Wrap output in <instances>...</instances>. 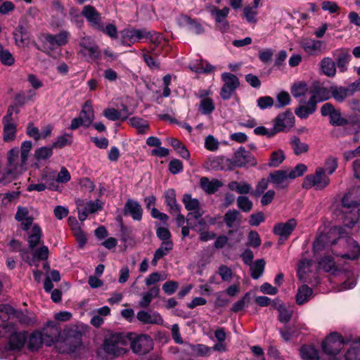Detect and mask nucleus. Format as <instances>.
<instances>
[{
	"label": "nucleus",
	"instance_id": "nucleus-34",
	"mask_svg": "<svg viewBox=\"0 0 360 360\" xmlns=\"http://www.w3.org/2000/svg\"><path fill=\"white\" fill-rule=\"evenodd\" d=\"M160 293V288L158 286H153L150 288L148 292L142 294L141 299L139 302L140 307H148L153 298L158 297Z\"/></svg>",
	"mask_w": 360,
	"mask_h": 360
},
{
	"label": "nucleus",
	"instance_id": "nucleus-64",
	"mask_svg": "<svg viewBox=\"0 0 360 360\" xmlns=\"http://www.w3.org/2000/svg\"><path fill=\"white\" fill-rule=\"evenodd\" d=\"M307 170V167L304 164H298L295 168L290 171H288V173L290 176V179H294L297 177L302 176L304 172Z\"/></svg>",
	"mask_w": 360,
	"mask_h": 360
},
{
	"label": "nucleus",
	"instance_id": "nucleus-16",
	"mask_svg": "<svg viewBox=\"0 0 360 360\" xmlns=\"http://www.w3.org/2000/svg\"><path fill=\"white\" fill-rule=\"evenodd\" d=\"M22 229L26 232L27 243L30 249H34L41 242L42 231L40 226L34 222L27 225V222L23 224Z\"/></svg>",
	"mask_w": 360,
	"mask_h": 360
},
{
	"label": "nucleus",
	"instance_id": "nucleus-44",
	"mask_svg": "<svg viewBox=\"0 0 360 360\" xmlns=\"http://www.w3.org/2000/svg\"><path fill=\"white\" fill-rule=\"evenodd\" d=\"M215 109L214 101L212 98L208 97L202 98L199 103V111L202 115H210Z\"/></svg>",
	"mask_w": 360,
	"mask_h": 360
},
{
	"label": "nucleus",
	"instance_id": "nucleus-47",
	"mask_svg": "<svg viewBox=\"0 0 360 360\" xmlns=\"http://www.w3.org/2000/svg\"><path fill=\"white\" fill-rule=\"evenodd\" d=\"M251 270V276L254 279H258L263 274L265 266L264 259H257L253 264L250 265Z\"/></svg>",
	"mask_w": 360,
	"mask_h": 360
},
{
	"label": "nucleus",
	"instance_id": "nucleus-15",
	"mask_svg": "<svg viewBox=\"0 0 360 360\" xmlns=\"http://www.w3.org/2000/svg\"><path fill=\"white\" fill-rule=\"evenodd\" d=\"M321 113L324 117H329L330 124L333 126L340 127L348 124V120L342 116L340 111L335 109L330 103H326L322 105Z\"/></svg>",
	"mask_w": 360,
	"mask_h": 360
},
{
	"label": "nucleus",
	"instance_id": "nucleus-56",
	"mask_svg": "<svg viewBox=\"0 0 360 360\" xmlns=\"http://www.w3.org/2000/svg\"><path fill=\"white\" fill-rule=\"evenodd\" d=\"M0 60L1 62L5 65L11 66L14 62L15 59L11 52L8 49H4L3 46L0 44Z\"/></svg>",
	"mask_w": 360,
	"mask_h": 360
},
{
	"label": "nucleus",
	"instance_id": "nucleus-52",
	"mask_svg": "<svg viewBox=\"0 0 360 360\" xmlns=\"http://www.w3.org/2000/svg\"><path fill=\"white\" fill-rule=\"evenodd\" d=\"M309 91L307 84L304 82L295 83L291 88V94L295 98L304 96Z\"/></svg>",
	"mask_w": 360,
	"mask_h": 360
},
{
	"label": "nucleus",
	"instance_id": "nucleus-32",
	"mask_svg": "<svg viewBox=\"0 0 360 360\" xmlns=\"http://www.w3.org/2000/svg\"><path fill=\"white\" fill-rule=\"evenodd\" d=\"M79 117L82 119L84 126L89 127L94 119V112L91 101H87L83 105Z\"/></svg>",
	"mask_w": 360,
	"mask_h": 360
},
{
	"label": "nucleus",
	"instance_id": "nucleus-54",
	"mask_svg": "<svg viewBox=\"0 0 360 360\" xmlns=\"http://www.w3.org/2000/svg\"><path fill=\"white\" fill-rule=\"evenodd\" d=\"M53 154V149L51 147H41L37 149L34 152V158L38 161L46 160L49 159Z\"/></svg>",
	"mask_w": 360,
	"mask_h": 360
},
{
	"label": "nucleus",
	"instance_id": "nucleus-55",
	"mask_svg": "<svg viewBox=\"0 0 360 360\" xmlns=\"http://www.w3.org/2000/svg\"><path fill=\"white\" fill-rule=\"evenodd\" d=\"M237 205L242 211L248 212L252 210L253 204L247 196L240 195L237 198Z\"/></svg>",
	"mask_w": 360,
	"mask_h": 360
},
{
	"label": "nucleus",
	"instance_id": "nucleus-17",
	"mask_svg": "<svg viewBox=\"0 0 360 360\" xmlns=\"http://www.w3.org/2000/svg\"><path fill=\"white\" fill-rule=\"evenodd\" d=\"M233 163L239 167H252L257 165V160L250 153L240 147L234 153Z\"/></svg>",
	"mask_w": 360,
	"mask_h": 360
},
{
	"label": "nucleus",
	"instance_id": "nucleus-13",
	"mask_svg": "<svg viewBox=\"0 0 360 360\" xmlns=\"http://www.w3.org/2000/svg\"><path fill=\"white\" fill-rule=\"evenodd\" d=\"M79 53L87 60H96L101 57V51L98 46L91 37H84L79 43Z\"/></svg>",
	"mask_w": 360,
	"mask_h": 360
},
{
	"label": "nucleus",
	"instance_id": "nucleus-6",
	"mask_svg": "<svg viewBox=\"0 0 360 360\" xmlns=\"http://www.w3.org/2000/svg\"><path fill=\"white\" fill-rule=\"evenodd\" d=\"M0 335L7 339L6 349L8 351L19 352L25 346L27 339V332L18 330L12 323H4L0 326Z\"/></svg>",
	"mask_w": 360,
	"mask_h": 360
},
{
	"label": "nucleus",
	"instance_id": "nucleus-19",
	"mask_svg": "<svg viewBox=\"0 0 360 360\" xmlns=\"http://www.w3.org/2000/svg\"><path fill=\"white\" fill-rule=\"evenodd\" d=\"M82 14L94 28L103 30L101 15L94 7L90 5L85 6Z\"/></svg>",
	"mask_w": 360,
	"mask_h": 360
},
{
	"label": "nucleus",
	"instance_id": "nucleus-35",
	"mask_svg": "<svg viewBox=\"0 0 360 360\" xmlns=\"http://www.w3.org/2000/svg\"><path fill=\"white\" fill-rule=\"evenodd\" d=\"M14 318L17 319L21 324L25 326H34L37 323L35 316L28 311H22L15 310Z\"/></svg>",
	"mask_w": 360,
	"mask_h": 360
},
{
	"label": "nucleus",
	"instance_id": "nucleus-1",
	"mask_svg": "<svg viewBox=\"0 0 360 360\" xmlns=\"http://www.w3.org/2000/svg\"><path fill=\"white\" fill-rule=\"evenodd\" d=\"M130 336L127 333H114L106 335L96 352V360H113L128 352Z\"/></svg>",
	"mask_w": 360,
	"mask_h": 360
},
{
	"label": "nucleus",
	"instance_id": "nucleus-23",
	"mask_svg": "<svg viewBox=\"0 0 360 360\" xmlns=\"http://www.w3.org/2000/svg\"><path fill=\"white\" fill-rule=\"evenodd\" d=\"M297 226L295 219H290L285 223H279L274 226V233L282 239H286L292 233Z\"/></svg>",
	"mask_w": 360,
	"mask_h": 360
},
{
	"label": "nucleus",
	"instance_id": "nucleus-3",
	"mask_svg": "<svg viewBox=\"0 0 360 360\" xmlns=\"http://www.w3.org/2000/svg\"><path fill=\"white\" fill-rule=\"evenodd\" d=\"M82 337L79 327L73 326L64 330L63 337L59 335L53 345L59 353L74 355L82 347Z\"/></svg>",
	"mask_w": 360,
	"mask_h": 360
},
{
	"label": "nucleus",
	"instance_id": "nucleus-42",
	"mask_svg": "<svg viewBox=\"0 0 360 360\" xmlns=\"http://www.w3.org/2000/svg\"><path fill=\"white\" fill-rule=\"evenodd\" d=\"M300 355L303 360H318L319 352L312 346L304 345L300 349Z\"/></svg>",
	"mask_w": 360,
	"mask_h": 360
},
{
	"label": "nucleus",
	"instance_id": "nucleus-25",
	"mask_svg": "<svg viewBox=\"0 0 360 360\" xmlns=\"http://www.w3.org/2000/svg\"><path fill=\"white\" fill-rule=\"evenodd\" d=\"M269 177L276 188H285L289 184L290 176L288 170H277L271 173Z\"/></svg>",
	"mask_w": 360,
	"mask_h": 360
},
{
	"label": "nucleus",
	"instance_id": "nucleus-45",
	"mask_svg": "<svg viewBox=\"0 0 360 360\" xmlns=\"http://www.w3.org/2000/svg\"><path fill=\"white\" fill-rule=\"evenodd\" d=\"M337 65L341 72H345L347 69V65L350 60L351 56L347 50L338 51Z\"/></svg>",
	"mask_w": 360,
	"mask_h": 360
},
{
	"label": "nucleus",
	"instance_id": "nucleus-58",
	"mask_svg": "<svg viewBox=\"0 0 360 360\" xmlns=\"http://www.w3.org/2000/svg\"><path fill=\"white\" fill-rule=\"evenodd\" d=\"M48 257L49 248L44 245L34 251L33 258L30 261L26 260V262H27L31 265L34 262L35 258L39 260H46L47 259Z\"/></svg>",
	"mask_w": 360,
	"mask_h": 360
},
{
	"label": "nucleus",
	"instance_id": "nucleus-41",
	"mask_svg": "<svg viewBox=\"0 0 360 360\" xmlns=\"http://www.w3.org/2000/svg\"><path fill=\"white\" fill-rule=\"evenodd\" d=\"M15 218L17 221L21 222V228L27 222V225H30L33 222V217L29 215L28 209L24 207H18Z\"/></svg>",
	"mask_w": 360,
	"mask_h": 360
},
{
	"label": "nucleus",
	"instance_id": "nucleus-57",
	"mask_svg": "<svg viewBox=\"0 0 360 360\" xmlns=\"http://www.w3.org/2000/svg\"><path fill=\"white\" fill-rule=\"evenodd\" d=\"M285 159L284 153L281 150L274 151L270 157L269 165L278 167Z\"/></svg>",
	"mask_w": 360,
	"mask_h": 360
},
{
	"label": "nucleus",
	"instance_id": "nucleus-24",
	"mask_svg": "<svg viewBox=\"0 0 360 360\" xmlns=\"http://www.w3.org/2000/svg\"><path fill=\"white\" fill-rule=\"evenodd\" d=\"M70 33L63 30L57 34H46L45 36V41L51 49H53L58 46H62L68 43Z\"/></svg>",
	"mask_w": 360,
	"mask_h": 360
},
{
	"label": "nucleus",
	"instance_id": "nucleus-5",
	"mask_svg": "<svg viewBox=\"0 0 360 360\" xmlns=\"http://www.w3.org/2000/svg\"><path fill=\"white\" fill-rule=\"evenodd\" d=\"M120 35L121 43L124 46H130L131 44L136 43L143 39L158 45L162 39L160 33L146 28L124 29L121 31Z\"/></svg>",
	"mask_w": 360,
	"mask_h": 360
},
{
	"label": "nucleus",
	"instance_id": "nucleus-21",
	"mask_svg": "<svg viewBox=\"0 0 360 360\" xmlns=\"http://www.w3.org/2000/svg\"><path fill=\"white\" fill-rule=\"evenodd\" d=\"M13 110L8 109V115L4 118V136L5 142H11L16 137V125L11 122Z\"/></svg>",
	"mask_w": 360,
	"mask_h": 360
},
{
	"label": "nucleus",
	"instance_id": "nucleus-37",
	"mask_svg": "<svg viewBox=\"0 0 360 360\" xmlns=\"http://www.w3.org/2000/svg\"><path fill=\"white\" fill-rule=\"evenodd\" d=\"M334 360H360V341L353 342L344 356Z\"/></svg>",
	"mask_w": 360,
	"mask_h": 360
},
{
	"label": "nucleus",
	"instance_id": "nucleus-62",
	"mask_svg": "<svg viewBox=\"0 0 360 360\" xmlns=\"http://www.w3.org/2000/svg\"><path fill=\"white\" fill-rule=\"evenodd\" d=\"M271 182L269 180V177L267 179L263 178L257 184L255 191L252 193V194L255 197L260 196L265 190L267 189L269 186V183Z\"/></svg>",
	"mask_w": 360,
	"mask_h": 360
},
{
	"label": "nucleus",
	"instance_id": "nucleus-53",
	"mask_svg": "<svg viewBox=\"0 0 360 360\" xmlns=\"http://www.w3.org/2000/svg\"><path fill=\"white\" fill-rule=\"evenodd\" d=\"M15 310L8 304L0 305V320L6 321L14 319Z\"/></svg>",
	"mask_w": 360,
	"mask_h": 360
},
{
	"label": "nucleus",
	"instance_id": "nucleus-31",
	"mask_svg": "<svg viewBox=\"0 0 360 360\" xmlns=\"http://www.w3.org/2000/svg\"><path fill=\"white\" fill-rule=\"evenodd\" d=\"M191 70L197 73H210L214 70L215 68L202 60H196L189 64Z\"/></svg>",
	"mask_w": 360,
	"mask_h": 360
},
{
	"label": "nucleus",
	"instance_id": "nucleus-11",
	"mask_svg": "<svg viewBox=\"0 0 360 360\" xmlns=\"http://www.w3.org/2000/svg\"><path fill=\"white\" fill-rule=\"evenodd\" d=\"M7 168L6 174L16 177L25 170V165L22 164L20 158L19 159L18 148H13L7 153Z\"/></svg>",
	"mask_w": 360,
	"mask_h": 360
},
{
	"label": "nucleus",
	"instance_id": "nucleus-60",
	"mask_svg": "<svg viewBox=\"0 0 360 360\" xmlns=\"http://www.w3.org/2000/svg\"><path fill=\"white\" fill-rule=\"evenodd\" d=\"M290 94L286 91L280 92L276 96V102L275 107L276 108H281L285 105H288L290 103Z\"/></svg>",
	"mask_w": 360,
	"mask_h": 360
},
{
	"label": "nucleus",
	"instance_id": "nucleus-28",
	"mask_svg": "<svg viewBox=\"0 0 360 360\" xmlns=\"http://www.w3.org/2000/svg\"><path fill=\"white\" fill-rule=\"evenodd\" d=\"M124 212L128 213L134 220L139 221L142 218L143 209L136 200L129 199L125 204Z\"/></svg>",
	"mask_w": 360,
	"mask_h": 360
},
{
	"label": "nucleus",
	"instance_id": "nucleus-10",
	"mask_svg": "<svg viewBox=\"0 0 360 360\" xmlns=\"http://www.w3.org/2000/svg\"><path fill=\"white\" fill-rule=\"evenodd\" d=\"M343 346V338L337 333L330 334L322 343L323 350L329 356L330 360L340 358L337 357V355Z\"/></svg>",
	"mask_w": 360,
	"mask_h": 360
},
{
	"label": "nucleus",
	"instance_id": "nucleus-20",
	"mask_svg": "<svg viewBox=\"0 0 360 360\" xmlns=\"http://www.w3.org/2000/svg\"><path fill=\"white\" fill-rule=\"evenodd\" d=\"M294 121L295 117L290 111L279 114L275 120L274 126L276 133L291 128L294 124Z\"/></svg>",
	"mask_w": 360,
	"mask_h": 360
},
{
	"label": "nucleus",
	"instance_id": "nucleus-26",
	"mask_svg": "<svg viewBox=\"0 0 360 360\" xmlns=\"http://www.w3.org/2000/svg\"><path fill=\"white\" fill-rule=\"evenodd\" d=\"M343 241L345 243L346 248L348 250L349 252L337 255L340 256L343 259L352 260L357 259L360 256V247L357 242L351 238L344 239Z\"/></svg>",
	"mask_w": 360,
	"mask_h": 360
},
{
	"label": "nucleus",
	"instance_id": "nucleus-22",
	"mask_svg": "<svg viewBox=\"0 0 360 360\" xmlns=\"http://www.w3.org/2000/svg\"><path fill=\"white\" fill-rule=\"evenodd\" d=\"M178 23L181 27H187L190 31L196 34H201L205 32L203 26L198 20L186 15L179 17Z\"/></svg>",
	"mask_w": 360,
	"mask_h": 360
},
{
	"label": "nucleus",
	"instance_id": "nucleus-18",
	"mask_svg": "<svg viewBox=\"0 0 360 360\" xmlns=\"http://www.w3.org/2000/svg\"><path fill=\"white\" fill-rule=\"evenodd\" d=\"M229 11L230 9L228 7L219 9L215 6H212L210 10V13L214 19L217 27L222 32H225L229 29V22L226 18Z\"/></svg>",
	"mask_w": 360,
	"mask_h": 360
},
{
	"label": "nucleus",
	"instance_id": "nucleus-8",
	"mask_svg": "<svg viewBox=\"0 0 360 360\" xmlns=\"http://www.w3.org/2000/svg\"><path fill=\"white\" fill-rule=\"evenodd\" d=\"M330 179L326 175L323 167L316 169L314 174L307 175L302 183V188L310 189L314 188L316 190H322L328 186Z\"/></svg>",
	"mask_w": 360,
	"mask_h": 360
},
{
	"label": "nucleus",
	"instance_id": "nucleus-12",
	"mask_svg": "<svg viewBox=\"0 0 360 360\" xmlns=\"http://www.w3.org/2000/svg\"><path fill=\"white\" fill-rule=\"evenodd\" d=\"M300 47L310 56H318L326 51V44L324 41L304 37L299 41Z\"/></svg>",
	"mask_w": 360,
	"mask_h": 360
},
{
	"label": "nucleus",
	"instance_id": "nucleus-9",
	"mask_svg": "<svg viewBox=\"0 0 360 360\" xmlns=\"http://www.w3.org/2000/svg\"><path fill=\"white\" fill-rule=\"evenodd\" d=\"M127 334L130 336L129 344H130V347L134 353L139 355H143L152 350L153 342L149 335L145 334Z\"/></svg>",
	"mask_w": 360,
	"mask_h": 360
},
{
	"label": "nucleus",
	"instance_id": "nucleus-50",
	"mask_svg": "<svg viewBox=\"0 0 360 360\" xmlns=\"http://www.w3.org/2000/svg\"><path fill=\"white\" fill-rule=\"evenodd\" d=\"M239 214L236 210H230L225 214L224 220L227 227L233 228L237 225Z\"/></svg>",
	"mask_w": 360,
	"mask_h": 360
},
{
	"label": "nucleus",
	"instance_id": "nucleus-51",
	"mask_svg": "<svg viewBox=\"0 0 360 360\" xmlns=\"http://www.w3.org/2000/svg\"><path fill=\"white\" fill-rule=\"evenodd\" d=\"M183 202L185 207L188 211L199 212V201L196 198H193L191 195L186 194L183 197Z\"/></svg>",
	"mask_w": 360,
	"mask_h": 360
},
{
	"label": "nucleus",
	"instance_id": "nucleus-43",
	"mask_svg": "<svg viewBox=\"0 0 360 360\" xmlns=\"http://www.w3.org/2000/svg\"><path fill=\"white\" fill-rule=\"evenodd\" d=\"M130 124L137 129L138 133L139 134H145L149 129V124L148 122L138 117H133L129 119Z\"/></svg>",
	"mask_w": 360,
	"mask_h": 360
},
{
	"label": "nucleus",
	"instance_id": "nucleus-7",
	"mask_svg": "<svg viewBox=\"0 0 360 360\" xmlns=\"http://www.w3.org/2000/svg\"><path fill=\"white\" fill-rule=\"evenodd\" d=\"M342 205L345 208L351 209L349 213H345V222L349 228H352L358 221L359 217V210L358 207L360 205V186H356L350 190L342 200Z\"/></svg>",
	"mask_w": 360,
	"mask_h": 360
},
{
	"label": "nucleus",
	"instance_id": "nucleus-36",
	"mask_svg": "<svg viewBox=\"0 0 360 360\" xmlns=\"http://www.w3.org/2000/svg\"><path fill=\"white\" fill-rule=\"evenodd\" d=\"M188 349L191 351V354L200 356H210L212 352V349L203 344H187Z\"/></svg>",
	"mask_w": 360,
	"mask_h": 360
},
{
	"label": "nucleus",
	"instance_id": "nucleus-29",
	"mask_svg": "<svg viewBox=\"0 0 360 360\" xmlns=\"http://www.w3.org/2000/svg\"><path fill=\"white\" fill-rule=\"evenodd\" d=\"M200 187L208 194L214 193L223 186L221 181L218 179L210 180L207 177H202L200 181Z\"/></svg>",
	"mask_w": 360,
	"mask_h": 360
},
{
	"label": "nucleus",
	"instance_id": "nucleus-48",
	"mask_svg": "<svg viewBox=\"0 0 360 360\" xmlns=\"http://www.w3.org/2000/svg\"><path fill=\"white\" fill-rule=\"evenodd\" d=\"M319 269H322L326 272H334L337 270V266L332 257H324L319 262Z\"/></svg>",
	"mask_w": 360,
	"mask_h": 360
},
{
	"label": "nucleus",
	"instance_id": "nucleus-46",
	"mask_svg": "<svg viewBox=\"0 0 360 360\" xmlns=\"http://www.w3.org/2000/svg\"><path fill=\"white\" fill-rule=\"evenodd\" d=\"M291 146L295 155H299L302 153H307L309 150V146L306 143L301 141L297 136H293L290 140Z\"/></svg>",
	"mask_w": 360,
	"mask_h": 360
},
{
	"label": "nucleus",
	"instance_id": "nucleus-61",
	"mask_svg": "<svg viewBox=\"0 0 360 360\" xmlns=\"http://www.w3.org/2000/svg\"><path fill=\"white\" fill-rule=\"evenodd\" d=\"M249 301L250 293L246 292L242 298L233 304L231 310L236 313L243 310L248 305Z\"/></svg>",
	"mask_w": 360,
	"mask_h": 360
},
{
	"label": "nucleus",
	"instance_id": "nucleus-39",
	"mask_svg": "<svg viewBox=\"0 0 360 360\" xmlns=\"http://www.w3.org/2000/svg\"><path fill=\"white\" fill-rule=\"evenodd\" d=\"M321 68L323 72L328 76L333 77L336 73V66L335 62L329 57H325L321 61Z\"/></svg>",
	"mask_w": 360,
	"mask_h": 360
},
{
	"label": "nucleus",
	"instance_id": "nucleus-59",
	"mask_svg": "<svg viewBox=\"0 0 360 360\" xmlns=\"http://www.w3.org/2000/svg\"><path fill=\"white\" fill-rule=\"evenodd\" d=\"M32 147V143L30 141H25L22 143L20 147V160L22 164H27Z\"/></svg>",
	"mask_w": 360,
	"mask_h": 360
},
{
	"label": "nucleus",
	"instance_id": "nucleus-2",
	"mask_svg": "<svg viewBox=\"0 0 360 360\" xmlns=\"http://www.w3.org/2000/svg\"><path fill=\"white\" fill-rule=\"evenodd\" d=\"M60 334V328L58 323L50 322L41 330H35L27 334V346L31 352L38 351L44 345H53Z\"/></svg>",
	"mask_w": 360,
	"mask_h": 360
},
{
	"label": "nucleus",
	"instance_id": "nucleus-27",
	"mask_svg": "<svg viewBox=\"0 0 360 360\" xmlns=\"http://www.w3.org/2000/svg\"><path fill=\"white\" fill-rule=\"evenodd\" d=\"M136 317L139 321L144 324H162L163 323L162 316L156 311H140L137 313Z\"/></svg>",
	"mask_w": 360,
	"mask_h": 360
},
{
	"label": "nucleus",
	"instance_id": "nucleus-14",
	"mask_svg": "<svg viewBox=\"0 0 360 360\" xmlns=\"http://www.w3.org/2000/svg\"><path fill=\"white\" fill-rule=\"evenodd\" d=\"M221 79L224 82V84L220 91V96L223 100H228L239 86L240 82L235 75L229 72L222 73Z\"/></svg>",
	"mask_w": 360,
	"mask_h": 360
},
{
	"label": "nucleus",
	"instance_id": "nucleus-40",
	"mask_svg": "<svg viewBox=\"0 0 360 360\" xmlns=\"http://www.w3.org/2000/svg\"><path fill=\"white\" fill-rule=\"evenodd\" d=\"M312 295V289L307 285H302L299 288L296 295V302L298 304L307 302Z\"/></svg>",
	"mask_w": 360,
	"mask_h": 360
},
{
	"label": "nucleus",
	"instance_id": "nucleus-30",
	"mask_svg": "<svg viewBox=\"0 0 360 360\" xmlns=\"http://www.w3.org/2000/svg\"><path fill=\"white\" fill-rule=\"evenodd\" d=\"M173 247V242H162L160 247L154 252L152 264L156 266L161 258L167 255L172 250Z\"/></svg>",
	"mask_w": 360,
	"mask_h": 360
},
{
	"label": "nucleus",
	"instance_id": "nucleus-38",
	"mask_svg": "<svg viewBox=\"0 0 360 360\" xmlns=\"http://www.w3.org/2000/svg\"><path fill=\"white\" fill-rule=\"evenodd\" d=\"M165 203L169 207L170 213L178 212L180 206L176 203V193L174 189H169L165 194Z\"/></svg>",
	"mask_w": 360,
	"mask_h": 360
},
{
	"label": "nucleus",
	"instance_id": "nucleus-49",
	"mask_svg": "<svg viewBox=\"0 0 360 360\" xmlns=\"http://www.w3.org/2000/svg\"><path fill=\"white\" fill-rule=\"evenodd\" d=\"M311 265V261L307 259H301L297 266V276L303 281H305V275L309 271L310 266Z\"/></svg>",
	"mask_w": 360,
	"mask_h": 360
},
{
	"label": "nucleus",
	"instance_id": "nucleus-33",
	"mask_svg": "<svg viewBox=\"0 0 360 360\" xmlns=\"http://www.w3.org/2000/svg\"><path fill=\"white\" fill-rule=\"evenodd\" d=\"M352 96L347 86H330V97L337 102L342 103L347 97Z\"/></svg>",
	"mask_w": 360,
	"mask_h": 360
},
{
	"label": "nucleus",
	"instance_id": "nucleus-4",
	"mask_svg": "<svg viewBox=\"0 0 360 360\" xmlns=\"http://www.w3.org/2000/svg\"><path fill=\"white\" fill-rule=\"evenodd\" d=\"M310 98L305 105H302L295 110V115L301 119H306L316 110L318 103L330 98V86L327 89L318 83L313 84L309 89Z\"/></svg>",
	"mask_w": 360,
	"mask_h": 360
},
{
	"label": "nucleus",
	"instance_id": "nucleus-63",
	"mask_svg": "<svg viewBox=\"0 0 360 360\" xmlns=\"http://www.w3.org/2000/svg\"><path fill=\"white\" fill-rule=\"evenodd\" d=\"M218 273L224 281H230L233 276L231 269L224 264L219 266Z\"/></svg>",
	"mask_w": 360,
	"mask_h": 360
}]
</instances>
